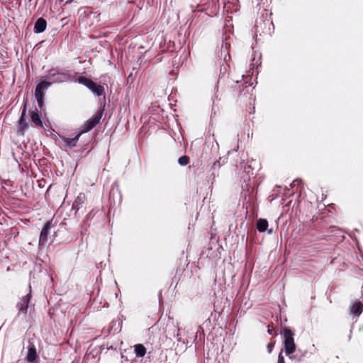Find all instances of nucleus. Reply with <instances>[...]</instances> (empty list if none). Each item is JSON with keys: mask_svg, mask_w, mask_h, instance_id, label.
Wrapping results in <instances>:
<instances>
[{"mask_svg": "<svg viewBox=\"0 0 363 363\" xmlns=\"http://www.w3.org/2000/svg\"><path fill=\"white\" fill-rule=\"evenodd\" d=\"M284 350L286 355L290 356L296 350V345L294 339V334L289 328L283 330Z\"/></svg>", "mask_w": 363, "mask_h": 363, "instance_id": "f257e3e1", "label": "nucleus"}, {"mask_svg": "<svg viewBox=\"0 0 363 363\" xmlns=\"http://www.w3.org/2000/svg\"><path fill=\"white\" fill-rule=\"evenodd\" d=\"M77 82L79 84H82L86 86L89 89H90L94 94H96L98 96H101L104 95V86L97 84L94 82H93L91 79H88L85 77H80L78 78Z\"/></svg>", "mask_w": 363, "mask_h": 363, "instance_id": "f03ea898", "label": "nucleus"}, {"mask_svg": "<svg viewBox=\"0 0 363 363\" xmlns=\"http://www.w3.org/2000/svg\"><path fill=\"white\" fill-rule=\"evenodd\" d=\"M101 117L102 113L101 111L93 116L89 120L84 123L83 125V130L81 133H86L92 130L94 127H95L96 125L99 123Z\"/></svg>", "mask_w": 363, "mask_h": 363, "instance_id": "7ed1b4c3", "label": "nucleus"}, {"mask_svg": "<svg viewBox=\"0 0 363 363\" xmlns=\"http://www.w3.org/2000/svg\"><path fill=\"white\" fill-rule=\"evenodd\" d=\"M49 77L52 83H61L69 80V76L64 72L50 74Z\"/></svg>", "mask_w": 363, "mask_h": 363, "instance_id": "20e7f679", "label": "nucleus"}, {"mask_svg": "<svg viewBox=\"0 0 363 363\" xmlns=\"http://www.w3.org/2000/svg\"><path fill=\"white\" fill-rule=\"evenodd\" d=\"M30 296L27 294L22 297L21 301L17 303V308L20 313H26L30 302Z\"/></svg>", "mask_w": 363, "mask_h": 363, "instance_id": "39448f33", "label": "nucleus"}, {"mask_svg": "<svg viewBox=\"0 0 363 363\" xmlns=\"http://www.w3.org/2000/svg\"><path fill=\"white\" fill-rule=\"evenodd\" d=\"M50 228H51V223L48 222L40 233V238H39V244L40 245H43L47 242L48 235L49 234V230H50Z\"/></svg>", "mask_w": 363, "mask_h": 363, "instance_id": "423d86ee", "label": "nucleus"}, {"mask_svg": "<svg viewBox=\"0 0 363 363\" xmlns=\"http://www.w3.org/2000/svg\"><path fill=\"white\" fill-rule=\"evenodd\" d=\"M38 356L37 354L36 349L34 345L31 344L28 346V354L26 356V360L29 363H34L35 361L38 359Z\"/></svg>", "mask_w": 363, "mask_h": 363, "instance_id": "0eeeda50", "label": "nucleus"}, {"mask_svg": "<svg viewBox=\"0 0 363 363\" xmlns=\"http://www.w3.org/2000/svg\"><path fill=\"white\" fill-rule=\"evenodd\" d=\"M46 26H47L46 21L43 18H40L36 21V22L35 23V26H34L35 32L37 33H43L46 29Z\"/></svg>", "mask_w": 363, "mask_h": 363, "instance_id": "6e6552de", "label": "nucleus"}, {"mask_svg": "<svg viewBox=\"0 0 363 363\" xmlns=\"http://www.w3.org/2000/svg\"><path fill=\"white\" fill-rule=\"evenodd\" d=\"M268 221L264 218H259L257 220V228L259 232L263 233L267 230Z\"/></svg>", "mask_w": 363, "mask_h": 363, "instance_id": "1a4fd4ad", "label": "nucleus"}, {"mask_svg": "<svg viewBox=\"0 0 363 363\" xmlns=\"http://www.w3.org/2000/svg\"><path fill=\"white\" fill-rule=\"evenodd\" d=\"M31 121L35 126L43 127V122L39 114L37 112L32 111L30 114Z\"/></svg>", "mask_w": 363, "mask_h": 363, "instance_id": "9d476101", "label": "nucleus"}, {"mask_svg": "<svg viewBox=\"0 0 363 363\" xmlns=\"http://www.w3.org/2000/svg\"><path fill=\"white\" fill-rule=\"evenodd\" d=\"M362 311V305L359 301H355L351 307V313L359 315Z\"/></svg>", "mask_w": 363, "mask_h": 363, "instance_id": "9b49d317", "label": "nucleus"}, {"mask_svg": "<svg viewBox=\"0 0 363 363\" xmlns=\"http://www.w3.org/2000/svg\"><path fill=\"white\" fill-rule=\"evenodd\" d=\"M27 127L26 122V107L25 106L22 111L21 116L19 120V128L23 130Z\"/></svg>", "mask_w": 363, "mask_h": 363, "instance_id": "f8f14e48", "label": "nucleus"}, {"mask_svg": "<svg viewBox=\"0 0 363 363\" xmlns=\"http://www.w3.org/2000/svg\"><path fill=\"white\" fill-rule=\"evenodd\" d=\"M135 352L137 357H143L145 355L146 349L143 345L138 344L135 345Z\"/></svg>", "mask_w": 363, "mask_h": 363, "instance_id": "ddd939ff", "label": "nucleus"}, {"mask_svg": "<svg viewBox=\"0 0 363 363\" xmlns=\"http://www.w3.org/2000/svg\"><path fill=\"white\" fill-rule=\"evenodd\" d=\"M81 133H79L78 135H77L74 138H65L64 139V141L65 142V143L67 144V146H69V147H74L76 146L77 145V143L81 135Z\"/></svg>", "mask_w": 363, "mask_h": 363, "instance_id": "4468645a", "label": "nucleus"}, {"mask_svg": "<svg viewBox=\"0 0 363 363\" xmlns=\"http://www.w3.org/2000/svg\"><path fill=\"white\" fill-rule=\"evenodd\" d=\"M51 84L52 81L50 82L43 81L37 85L36 89L43 91V89H47Z\"/></svg>", "mask_w": 363, "mask_h": 363, "instance_id": "2eb2a0df", "label": "nucleus"}, {"mask_svg": "<svg viewBox=\"0 0 363 363\" xmlns=\"http://www.w3.org/2000/svg\"><path fill=\"white\" fill-rule=\"evenodd\" d=\"M178 162L180 165H186L189 162V157L187 156H182L179 158Z\"/></svg>", "mask_w": 363, "mask_h": 363, "instance_id": "dca6fc26", "label": "nucleus"}, {"mask_svg": "<svg viewBox=\"0 0 363 363\" xmlns=\"http://www.w3.org/2000/svg\"><path fill=\"white\" fill-rule=\"evenodd\" d=\"M35 99H43V91L38 89H36L35 88Z\"/></svg>", "mask_w": 363, "mask_h": 363, "instance_id": "f3484780", "label": "nucleus"}, {"mask_svg": "<svg viewBox=\"0 0 363 363\" xmlns=\"http://www.w3.org/2000/svg\"><path fill=\"white\" fill-rule=\"evenodd\" d=\"M277 363H285L284 362V357L283 355L281 354V352L279 353V357H278V362Z\"/></svg>", "mask_w": 363, "mask_h": 363, "instance_id": "a211bd4d", "label": "nucleus"}, {"mask_svg": "<svg viewBox=\"0 0 363 363\" xmlns=\"http://www.w3.org/2000/svg\"><path fill=\"white\" fill-rule=\"evenodd\" d=\"M274 346V342H273V343H269V344L267 345V349H268V352H269V353H271V352H272V349H273Z\"/></svg>", "mask_w": 363, "mask_h": 363, "instance_id": "6ab92c4d", "label": "nucleus"}, {"mask_svg": "<svg viewBox=\"0 0 363 363\" xmlns=\"http://www.w3.org/2000/svg\"><path fill=\"white\" fill-rule=\"evenodd\" d=\"M36 100L38 101V106H39L40 108H42L43 106V99H40H40H36Z\"/></svg>", "mask_w": 363, "mask_h": 363, "instance_id": "aec40b11", "label": "nucleus"}, {"mask_svg": "<svg viewBox=\"0 0 363 363\" xmlns=\"http://www.w3.org/2000/svg\"><path fill=\"white\" fill-rule=\"evenodd\" d=\"M299 182H299V181H298V180H294V181L292 182V184H291V186H294L296 185V183L298 184V183H299Z\"/></svg>", "mask_w": 363, "mask_h": 363, "instance_id": "412c9836", "label": "nucleus"}, {"mask_svg": "<svg viewBox=\"0 0 363 363\" xmlns=\"http://www.w3.org/2000/svg\"><path fill=\"white\" fill-rule=\"evenodd\" d=\"M272 233H273V230L272 229L268 230V233L269 234H272Z\"/></svg>", "mask_w": 363, "mask_h": 363, "instance_id": "4be33fe9", "label": "nucleus"}, {"mask_svg": "<svg viewBox=\"0 0 363 363\" xmlns=\"http://www.w3.org/2000/svg\"><path fill=\"white\" fill-rule=\"evenodd\" d=\"M268 333H269V334H272V330L269 329V330H268Z\"/></svg>", "mask_w": 363, "mask_h": 363, "instance_id": "5701e85b", "label": "nucleus"}]
</instances>
